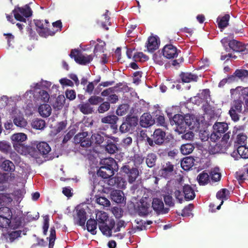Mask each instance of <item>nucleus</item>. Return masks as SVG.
I'll return each mask as SVG.
<instances>
[{
    "instance_id": "1",
    "label": "nucleus",
    "mask_w": 248,
    "mask_h": 248,
    "mask_svg": "<svg viewBox=\"0 0 248 248\" xmlns=\"http://www.w3.org/2000/svg\"><path fill=\"white\" fill-rule=\"evenodd\" d=\"M15 18L20 22H26V19L32 15V11L31 7L28 5H25L24 7H19L16 6L12 11Z\"/></svg>"
},
{
    "instance_id": "2",
    "label": "nucleus",
    "mask_w": 248,
    "mask_h": 248,
    "mask_svg": "<svg viewBox=\"0 0 248 248\" xmlns=\"http://www.w3.org/2000/svg\"><path fill=\"white\" fill-rule=\"evenodd\" d=\"M243 102L240 99H234L232 104L229 114L232 121L237 122L240 119V114L243 109Z\"/></svg>"
},
{
    "instance_id": "3",
    "label": "nucleus",
    "mask_w": 248,
    "mask_h": 248,
    "mask_svg": "<svg viewBox=\"0 0 248 248\" xmlns=\"http://www.w3.org/2000/svg\"><path fill=\"white\" fill-rule=\"evenodd\" d=\"M69 56L71 58H74L77 63L81 65H86L93 59L92 55L84 56L81 54L80 50L77 49H72Z\"/></svg>"
},
{
    "instance_id": "4",
    "label": "nucleus",
    "mask_w": 248,
    "mask_h": 248,
    "mask_svg": "<svg viewBox=\"0 0 248 248\" xmlns=\"http://www.w3.org/2000/svg\"><path fill=\"white\" fill-rule=\"evenodd\" d=\"M122 171L127 178L128 183L131 184L136 181L139 175V171L137 168L131 167L128 165L123 166Z\"/></svg>"
},
{
    "instance_id": "5",
    "label": "nucleus",
    "mask_w": 248,
    "mask_h": 248,
    "mask_svg": "<svg viewBox=\"0 0 248 248\" xmlns=\"http://www.w3.org/2000/svg\"><path fill=\"white\" fill-rule=\"evenodd\" d=\"M229 46L233 51L240 53L243 57L248 54V44L232 39L229 43Z\"/></svg>"
},
{
    "instance_id": "6",
    "label": "nucleus",
    "mask_w": 248,
    "mask_h": 248,
    "mask_svg": "<svg viewBox=\"0 0 248 248\" xmlns=\"http://www.w3.org/2000/svg\"><path fill=\"white\" fill-rule=\"evenodd\" d=\"M151 201L147 198H142L138 204V212L140 216H146L152 212Z\"/></svg>"
},
{
    "instance_id": "7",
    "label": "nucleus",
    "mask_w": 248,
    "mask_h": 248,
    "mask_svg": "<svg viewBox=\"0 0 248 248\" xmlns=\"http://www.w3.org/2000/svg\"><path fill=\"white\" fill-rule=\"evenodd\" d=\"M181 50L171 44L165 45L162 49V53L164 57L168 59H172L176 58L181 53Z\"/></svg>"
},
{
    "instance_id": "8",
    "label": "nucleus",
    "mask_w": 248,
    "mask_h": 248,
    "mask_svg": "<svg viewBox=\"0 0 248 248\" xmlns=\"http://www.w3.org/2000/svg\"><path fill=\"white\" fill-rule=\"evenodd\" d=\"M76 144H80L83 147H88L91 146V141L87 132H82L77 134L74 138Z\"/></svg>"
},
{
    "instance_id": "9",
    "label": "nucleus",
    "mask_w": 248,
    "mask_h": 248,
    "mask_svg": "<svg viewBox=\"0 0 248 248\" xmlns=\"http://www.w3.org/2000/svg\"><path fill=\"white\" fill-rule=\"evenodd\" d=\"M74 221L75 224L80 226H84L87 220V213L83 208L76 209V214L73 215Z\"/></svg>"
},
{
    "instance_id": "10",
    "label": "nucleus",
    "mask_w": 248,
    "mask_h": 248,
    "mask_svg": "<svg viewBox=\"0 0 248 248\" xmlns=\"http://www.w3.org/2000/svg\"><path fill=\"white\" fill-rule=\"evenodd\" d=\"M152 209L153 208L158 215L168 213L169 208H164V205L162 200L158 198H154L152 202Z\"/></svg>"
},
{
    "instance_id": "11",
    "label": "nucleus",
    "mask_w": 248,
    "mask_h": 248,
    "mask_svg": "<svg viewBox=\"0 0 248 248\" xmlns=\"http://www.w3.org/2000/svg\"><path fill=\"white\" fill-rule=\"evenodd\" d=\"M100 165L102 167L106 168L114 172L118 170V165L114 159L112 157L105 158L101 160Z\"/></svg>"
},
{
    "instance_id": "12",
    "label": "nucleus",
    "mask_w": 248,
    "mask_h": 248,
    "mask_svg": "<svg viewBox=\"0 0 248 248\" xmlns=\"http://www.w3.org/2000/svg\"><path fill=\"white\" fill-rule=\"evenodd\" d=\"M108 183L109 186L121 189H124L126 185V182L124 179L118 176L110 177L108 178Z\"/></svg>"
},
{
    "instance_id": "13",
    "label": "nucleus",
    "mask_w": 248,
    "mask_h": 248,
    "mask_svg": "<svg viewBox=\"0 0 248 248\" xmlns=\"http://www.w3.org/2000/svg\"><path fill=\"white\" fill-rule=\"evenodd\" d=\"M236 78L242 81L248 79V70L243 69H236L233 75L228 77L229 82L235 81Z\"/></svg>"
},
{
    "instance_id": "14",
    "label": "nucleus",
    "mask_w": 248,
    "mask_h": 248,
    "mask_svg": "<svg viewBox=\"0 0 248 248\" xmlns=\"http://www.w3.org/2000/svg\"><path fill=\"white\" fill-rule=\"evenodd\" d=\"M140 123L141 127L146 128L153 125L155 121L150 113H144L140 117Z\"/></svg>"
},
{
    "instance_id": "15",
    "label": "nucleus",
    "mask_w": 248,
    "mask_h": 248,
    "mask_svg": "<svg viewBox=\"0 0 248 248\" xmlns=\"http://www.w3.org/2000/svg\"><path fill=\"white\" fill-rule=\"evenodd\" d=\"M115 224L114 220L110 219L108 223H107L99 226V229L104 235L110 237L112 235V230L114 227Z\"/></svg>"
},
{
    "instance_id": "16",
    "label": "nucleus",
    "mask_w": 248,
    "mask_h": 248,
    "mask_svg": "<svg viewBox=\"0 0 248 248\" xmlns=\"http://www.w3.org/2000/svg\"><path fill=\"white\" fill-rule=\"evenodd\" d=\"M185 117L181 114H175L171 119H170V124L175 125L178 129L181 130V132L184 130V124Z\"/></svg>"
},
{
    "instance_id": "17",
    "label": "nucleus",
    "mask_w": 248,
    "mask_h": 248,
    "mask_svg": "<svg viewBox=\"0 0 248 248\" xmlns=\"http://www.w3.org/2000/svg\"><path fill=\"white\" fill-rule=\"evenodd\" d=\"M174 165L171 162L168 161L162 165L160 172L163 177L168 178L172 175Z\"/></svg>"
},
{
    "instance_id": "18",
    "label": "nucleus",
    "mask_w": 248,
    "mask_h": 248,
    "mask_svg": "<svg viewBox=\"0 0 248 248\" xmlns=\"http://www.w3.org/2000/svg\"><path fill=\"white\" fill-rule=\"evenodd\" d=\"M153 138L155 144L162 145L165 140L166 133L161 129H155L153 133Z\"/></svg>"
},
{
    "instance_id": "19",
    "label": "nucleus",
    "mask_w": 248,
    "mask_h": 248,
    "mask_svg": "<svg viewBox=\"0 0 248 248\" xmlns=\"http://www.w3.org/2000/svg\"><path fill=\"white\" fill-rule=\"evenodd\" d=\"M183 192L186 201L193 200L195 197L194 190L189 185H185L183 186Z\"/></svg>"
},
{
    "instance_id": "20",
    "label": "nucleus",
    "mask_w": 248,
    "mask_h": 248,
    "mask_svg": "<svg viewBox=\"0 0 248 248\" xmlns=\"http://www.w3.org/2000/svg\"><path fill=\"white\" fill-rule=\"evenodd\" d=\"M110 197L112 201L117 203H122L124 197L123 192L120 190H115L111 191Z\"/></svg>"
},
{
    "instance_id": "21",
    "label": "nucleus",
    "mask_w": 248,
    "mask_h": 248,
    "mask_svg": "<svg viewBox=\"0 0 248 248\" xmlns=\"http://www.w3.org/2000/svg\"><path fill=\"white\" fill-rule=\"evenodd\" d=\"M22 231L20 230L13 231L11 232L3 233L2 235L7 242L12 243L16 238L20 237Z\"/></svg>"
},
{
    "instance_id": "22",
    "label": "nucleus",
    "mask_w": 248,
    "mask_h": 248,
    "mask_svg": "<svg viewBox=\"0 0 248 248\" xmlns=\"http://www.w3.org/2000/svg\"><path fill=\"white\" fill-rule=\"evenodd\" d=\"M98 227L110 221L108 214L105 212H99L96 214V219Z\"/></svg>"
},
{
    "instance_id": "23",
    "label": "nucleus",
    "mask_w": 248,
    "mask_h": 248,
    "mask_svg": "<svg viewBox=\"0 0 248 248\" xmlns=\"http://www.w3.org/2000/svg\"><path fill=\"white\" fill-rule=\"evenodd\" d=\"M109 11L108 10H106L105 13L103 15V19L105 20H98L97 21V24L101 25V26L105 30H108V26H111V23L110 21V18L108 16Z\"/></svg>"
},
{
    "instance_id": "24",
    "label": "nucleus",
    "mask_w": 248,
    "mask_h": 248,
    "mask_svg": "<svg viewBox=\"0 0 248 248\" xmlns=\"http://www.w3.org/2000/svg\"><path fill=\"white\" fill-rule=\"evenodd\" d=\"M105 168H103L100 166L99 170L97 171V174L98 176H100L103 179H108L114 175L115 172L112 170L110 171L109 169L108 170Z\"/></svg>"
},
{
    "instance_id": "25",
    "label": "nucleus",
    "mask_w": 248,
    "mask_h": 248,
    "mask_svg": "<svg viewBox=\"0 0 248 248\" xmlns=\"http://www.w3.org/2000/svg\"><path fill=\"white\" fill-rule=\"evenodd\" d=\"M36 148L38 152L42 155H47L51 151V148L46 142H40L37 144Z\"/></svg>"
},
{
    "instance_id": "26",
    "label": "nucleus",
    "mask_w": 248,
    "mask_h": 248,
    "mask_svg": "<svg viewBox=\"0 0 248 248\" xmlns=\"http://www.w3.org/2000/svg\"><path fill=\"white\" fill-rule=\"evenodd\" d=\"M149 51L152 52L158 47V43L157 38L155 36H150L148 39V43L146 45Z\"/></svg>"
},
{
    "instance_id": "27",
    "label": "nucleus",
    "mask_w": 248,
    "mask_h": 248,
    "mask_svg": "<svg viewBox=\"0 0 248 248\" xmlns=\"http://www.w3.org/2000/svg\"><path fill=\"white\" fill-rule=\"evenodd\" d=\"M230 16L229 14H225L222 16H218L217 19L218 27L220 29H224L229 25Z\"/></svg>"
},
{
    "instance_id": "28",
    "label": "nucleus",
    "mask_w": 248,
    "mask_h": 248,
    "mask_svg": "<svg viewBox=\"0 0 248 248\" xmlns=\"http://www.w3.org/2000/svg\"><path fill=\"white\" fill-rule=\"evenodd\" d=\"M65 102V98L64 96L60 95L55 99L52 105L54 109L58 110H60L63 108Z\"/></svg>"
},
{
    "instance_id": "29",
    "label": "nucleus",
    "mask_w": 248,
    "mask_h": 248,
    "mask_svg": "<svg viewBox=\"0 0 248 248\" xmlns=\"http://www.w3.org/2000/svg\"><path fill=\"white\" fill-rule=\"evenodd\" d=\"M51 110L50 106L47 104L41 105L38 108L40 114L43 117L49 116L51 113Z\"/></svg>"
},
{
    "instance_id": "30",
    "label": "nucleus",
    "mask_w": 248,
    "mask_h": 248,
    "mask_svg": "<svg viewBox=\"0 0 248 248\" xmlns=\"http://www.w3.org/2000/svg\"><path fill=\"white\" fill-rule=\"evenodd\" d=\"M97 221L94 219H92L91 218L87 221V230L93 235H95L96 233V229H97Z\"/></svg>"
},
{
    "instance_id": "31",
    "label": "nucleus",
    "mask_w": 248,
    "mask_h": 248,
    "mask_svg": "<svg viewBox=\"0 0 248 248\" xmlns=\"http://www.w3.org/2000/svg\"><path fill=\"white\" fill-rule=\"evenodd\" d=\"M0 167L3 170L9 172H14L15 170V165L9 160H4L2 162Z\"/></svg>"
},
{
    "instance_id": "32",
    "label": "nucleus",
    "mask_w": 248,
    "mask_h": 248,
    "mask_svg": "<svg viewBox=\"0 0 248 248\" xmlns=\"http://www.w3.org/2000/svg\"><path fill=\"white\" fill-rule=\"evenodd\" d=\"M228 126L226 123H216L213 125V129L217 133L222 135L228 130Z\"/></svg>"
},
{
    "instance_id": "33",
    "label": "nucleus",
    "mask_w": 248,
    "mask_h": 248,
    "mask_svg": "<svg viewBox=\"0 0 248 248\" xmlns=\"http://www.w3.org/2000/svg\"><path fill=\"white\" fill-rule=\"evenodd\" d=\"M197 180L200 185L204 186L210 182V176L207 172L202 171L198 175Z\"/></svg>"
},
{
    "instance_id": "34",
    "label": "nucleus",
    "mask_w": 248,
    "mask_h": 248,
    "mask_svg": "<svg viewBox=\"0 0 248 248\" xmlns=\"http://www.w3.org/2000/svg\"><path fill=\"white\" fill-rule=\"evenodd\" d=\"M157 158V155L155 153H149L145 158L147 166L149 168L155 166Z\"/></svg>"
},
{
    "instance_id": "35",
    "label": "nucleus",
    "mask_w": 248,
    "mask_h": 248,
    "mask_svg": "<svg viewBox=\"0 0 248 248\" xmlns=\"http://www.w3.org/2000/svg\"><path fill=\"white\" fill-rule=\"evenodd\" d=\"M97 41L99 42V43L95 46L93 50L94 56L96 57L100 54L104 53V49L106 45L105 42L103 41L99 38L97 39Z\"/></svg>"
},
{
    "instance_id": "36",
    "label": "nucleus",
    "mask_w": 248,
    "mask_h": 248,
    "mask_svg": "<svg viewBox=\"0 0 248 248\" xmlns=\"http://www.w3.org/2000/svg\"><path fill=\"white\" fill-rule=\"evenodd\" d=\"M22 223V218L18 216H13L11 218V223L9 226V228L13 229H16L21 226Z\"/></svg>"
},
{
    "instance_id": "37",
    "label": "nucleus",
    "mask_w": 248,
    "mask_h": 248,
    "mask_svg": "<svg viewBox=\"0 0 248 248\" xmlns=\"http://www.w3.org/2000/svg\"><path fill=\"white\" fill-rule=\"evenodd\" d=\"M13 201L10 194L9 193H0V205L5 206L9 205Z\"/></svg>"
},
{
    "instance_id": "38",
    "label": "nucleus",
    "mask_w": 248,
    "mask_h": 248,
    "mask_svg": "<svg viewBox=\"0 0 248 248\" xmlns=\"http://www.w3.org/2000/svg\"><path fill=\"white\" fill-rule=\"evenodd\" d=\"M182 81L183 82L189 83L192 81H196L198 79V76L191 73H182L180 75Z\"/></svg>"
},
{
    "instance_id": "39",
    "label": "nucleus",
    "mask_w": 248,
    "mask_h": 248,
    "mask_svg": "<svg viewBox=\"0 0 248 248\" xmlns=\"http://www.w3.org/2000/svg\"><path fill=\"white\" fill-rule=\"evenodd\" d=\"M104 137L100 133H94L90 138L91 145L92 144L100 145L103 142Z\"/></svg>"
},
{
    "instance_id": "40",
    "label": "nucleus",
    "mask_w": 248,
    "mask_h": 248,
    "mask_svg": "<svg viewBox=\"0 0 248 248\" xmlns=\"http://www.w3.org/2000/svg\"><path fill=\"white\" fill-rule=\"evenodd\" d=\"M27 139V135L23 133L14 134L11 137L13 143H22Z\"/></svg>"
},
{
    "instance_id": "41",
    "label": "nucleus",
    "mask_w": 248,
    "mask_h": 248,
    "mask_svg": "<svg viewBox=\"0 0 248 248\" xmlns=\"http://www.w3.org/2000/svg\"><path fill=\"white\" fill-rule=\"evenodd\" d=\"M184 130L187 126L189 129H193L196 124V122L191 116H186L185 117V121L184 122Z\"/></svg>"
},
{
    "instance_id": "42",
    "label": "nucleus",
    "mask_w": 248,
    "mask_h": 248,
    "mask_svg": "<svg viewBox=\"0 0 248 248\" xmlns=\"http://www.w3.org/2000/svg\"><path fill=\"white\" fill-rule=\"evenodd\" d=\"M46 126V122L44 120L40 119H36L31 122V126L34 129L42 130Z\"/></svg>"
},
{
    "instance_id": "43",
    "label": "nucleus",
    "mask_w": 248,
    "mask_h": 248,
    "mask_svg": "<svg viewBox=\"0 0 248 248\" xmlns=\"http://www.w3.org/2000/svg\"><path fill=\"white\" fill-rule=\"evenodd\" d=\"M230 191L226 188H222L217 193L216 197L219 200H227L229 199L230 196Z\"/></svg>"
},
{
    "instance_id": "44",
    "label": "nucleus",
    "mask_w": 248,
    "mask_h": 248,
    "mask_svg": "<svg viewBox=\"0 0 248 248\" xmlns=\"http://www.w3.org/2000/svg\"><path fill=\"white\" fill-rule=\"evenodd\" d=\"M48 27L45 26L42 29L38 31L39 35L43 37L46 38L48 36H53L55 34V31H51L48 28Z\"/></svg>"
},
{
    "instance_id": "45",
    "label": "nucleus",
    "mask_w": 248,
    "mask_h": 248,
    "mask_svg": "<svg viewBox=\"0 0 248 248\" xmlns=\"http://www.w3.org/2000/svg\"><path fill=\"white\" fill-rule=\"evenodd\" d=\"M105 146V150L110 154H113L118 150L117 145L112 141L108 140Z\"/></svg>"
},
{
    "instance_id": "46",
    "label": "nucleus",
    "mask_w": 248,
    "mask_h": 248,
    "mask_svg": "<svg viewBox=\"0 0 248 248\" xmlns=\"http://www.w3.org/2000/svg\"><path fill=\"white\" fill-rule=\"evenodd\" d=\"M194 148L195 147L192 144H183L181 147V152L182 154L185 155H188L193 152Z\"/></svg>"
},
{
    "instance_id": "47",
    "label": "nucleus",
    "mask_w": 248,
    "mask_h": 248,
    "mask_svg": "<svg viewBox=\"0 0 248 248\" xmlns=\"http://www.w3.org/2000/svg\"><path fill=\"white\" fill-rule=\"evenodd\" d=\"M118 117L114 115H108L101 119V122L104 124H108L110 125L117 123Z\"/></svg>"
},
{
    "instance_id": "48",
    "label": "nucleus",
    "mask_w": 248,
    "mask_h": 248,
    "mask_svg": "<svg viewBox=\"0 0 248 248\" xmlns=\"http://www.w3.org/2000/svg\"><path fill=\"white\" fill-rule=\"evenodd\" d=\"M56 238L55 228L53 227L50 228L49 237L47 238L49 240L48 248H53Z\"/></svg>"
},
{
    "instance_id": "49",
    "label": "nucleus",
    "mask_w": 248,
    "mask_h": 248,
    "mask_svg": "<svg viewBox=\"0 0 248 248\" xmlns=\"http://www.w3.org/2000/svg\"><path fill=\"white\" fill-rule=\"evenodd\" d=\"M235 178L239 184L243 183L245 180H248V174L242 170L236 171L235 174Z\"/></svg>"
},
{
    "instance_id": "50",
    "label": "nucleus",
    "mask_w": 248,
    "mask_h": 248,
    "mask_svg": "<svg viewBox=\"0 0 248 248\" xmlns=\"http://www.w3.org/2000/svg\"><path fill=\"white\" fill-rule=\"evenodd\" d=\"M237 152L241 158H248V147L244 145H239L237 148Z\"/></svg>"
},
{
    "instance_id": "51",
    "label": "nucleus",
    "mask_w": 248,
    "mask_h": 248,
    "mask_svg": "<svg viewBox=\"0 0 248 248\" xmlns=\"http://www.w3.org/2000/svg\"><path fill=\"white\" fill-rule=\"evenodd\" d=\"M12 215L13 214L11 208L6 206L0 207V216L6 218H11Z\"/></svg>"
},
{
    "instance_id": "52",
    "label": "nucleus",
    "mask_w": 248,
    "mask_h": 248,
    "mask_svg": "<svg viewBox=\"0 0 248 248\" xmlns=\"http://www.w3.org/2000/svg\"><path fill=\"white\" fill-rule=\"evenodd\" d=\"M79 108L81 112L84 114L92 113L93 111V108L89 103H84L79 106Z\"/></svg>"
},
{
    "instance_id": "53",
    "label": "nucleus",
    "mask_w": 248,
    "mask_h": 248,
    "mask_svg": "<svg viewBox=\"0 0 248 248\" xmlns=\"http://www.w3.org/2000/svg\"><path fill=\"white\" fill-rule=\"evenodd\" d=\"M210 178L213 182H217L220 181L221 177V173L218 172V170H211L210 172Z\"/></svg>"
},
{
    "instance_id": "54",
    "label": "nucleus",
    "mask_w": 248,
    "mask_h": 248,
    "mask_svg": "<svg viewBox=\"0 0 248 248\" xmlns=\"http://www.w3.org/2000/svg\"><path fill=\"white\" fill-rule=\"evenodd\" d=\"M125 120L133 129H134L135 127L138 125L139 122L138 117L135 116H127Z\"/></svg>"
},
{
    "instance_id": "55",
    "label": "nucleus",
    "mask_w": 248,
    "mask_h": 248,
    "mask_svg": "<svg viewBox=\"0 0 248 248\" xmlns=\"http://www.w3.org/2000/svg\"><path fill=\"white\" fill-rule=\"evenodd\" d=\"M163 197L165 203L167 206L169 207H173L174 206V200L170 194L168 193L163 195Z\"/></svg>"
},
{
    "instance_id": "56",
    "label": "nucleus",
    "mask_w": 248,
    "mask_h": 248,
    "mask_svg": "<svg viewBox=\"0 0 248 248\" xmlns=\"http://www.w3.org/2000/svg\"><path fill=\"white\" fill-rule=\"evenodd\" d=\"M7 181L5 174L0 172V191H3L7 188Z\"/></svg>"
},
{
    "instance_id": "57",
    "label": "nucleus",
    "mask_w": 248,
    "mask_h": 248,
    "mask_svg": "<svg viewBox=\"0 0 248 248\" xmlns=\"http://www.w3.org/2000/svg\"><path fill=\"white\" fill-rule=\"evenodd\" d=\"M11 223V218H6L0 216V227L2 228H8Z\"/></svg>"
},
{
    "instance_id": "58",
    "label": "nucleus",
    "mask_w": 248,
    "mask_h": 248,
    "mask_svg": "<svg viewBox=\"0 0 248 248\" xmlns=\"http://www.w3.org/2000/svg\"><path fill=\"white\" fill-rule=\"evenodd\" d=\"M11 150V145L6 141H0V151L4 153H8Z\"/></svg>"
},
{
    "instance_id": "59",
    "label": "nucleus",
    "mask_w": 248,
    "mask_h": 248,
    "mask_svg": "<svg viewBox=\"0 0 248 248\" xmlns=\"http://www.w3.org/2000/svg\"><path fill=\"white\" fill-rule=\"evenodd\" d=\"M120 131L122 133H126L129 131H133L134 129L130 126L129 124L125 120L121 125L119 128Z\"/></svg>"
},
{
    "instance_id": "60",
    "label": "nucleus",
    "mask_w": 248,
    "mask_h": 248,
    "mask_svg": "<svg viewBox=\"0 0 248 248\" xmlns=\"http://www.w3.org/2000/svg\"><path fill=\"white\" fill-rule=\"evenodd\" d=\"M104 99L100 96L95 95L91 96L88 99V102L90 105H97L99 103L103 102Z\"/></svg>"
},
{
    "instance_id": "61",
    "label": "nucleus",
    "mask_w": 248,
    "mask_h": 248,
    "mask_svg": "<svg viewBox=\"0 0 248 248\" xmlns=\"http://www.w3.org/2000/svg\"><path fill=\"white\" fill-rule=\"evenodd\" d=\"M13 122L16 125L20 127H24L27 125L26 120L21 117H16L14 119Z\"/></svg>"
},
{
    "instance_id": "62",
    "label": "nucleus",
    "mask_w": 248,
    "mask_h": 248,
    "mask_svg": "<svg viewBox=\"0 0 248 248\" xmlns=\"http://www.w3.org/2000/svg\"><path fill=\"white\" fill-rule=\"evenodd\" d=\"M110 105L108 102H104L98 107V111L99 113H103L108 111L110 108Z\"/></svg>"
},
{
    "instance_id": "63",
    "label": "nucleus",
    "mask_w": 248,
    "mask_h": 248,
    "mask_svg": "<svg viewBox=\"0 0 248 248\" xmlns=\"http://www.w3.org/2000/svg\"><path fill=\"white\" fill-rule=\"evenodd\" d=\"M15 150L18 153L23 154L26 150V147L22 143H13Z\"/></svg>"
},
{
    "instance_id": "64",
    "label": "nucleus",
    "mask_w": 248,
    "mask_h": 248,
    "mask_svg": "<svg viewBox=\"0 0 248 248\" xmlns=\"http://www.w3.org/2000/svg\"><path fill=\"white\" fill-rule=\"evenodd\" d=\"M153 60L155 63L159 65H162L164 63V59L159 53H156L154 54Z\"/></svg>"
}]
</instances>
